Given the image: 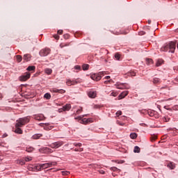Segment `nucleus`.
Wrapping results in <instances>:
<instances>
[{
    "label": "nucleus",
    "mask_w": 178,
    "mask_h": 178,
    "mask_svg": "<svg viewBox=\"0 0 178 178\" xmlns=\"http://www.w3.org/2000/svg\"><path fill=\"white\" fill-rule=\"evenodd\" d=\"M31 117L26 116L22 118L17 120V123L15 124V127H23L25 124H27L30 122Z\"/></svg>",
    "instance_id": "f257e3e1"
},
{
    "label": "nucleus",
    "mask_w": 178,
    "mask_h": 178,
    "mask_svg": "<svg viewBox=\"0 0 178 178\" xmlns=\"http://www.w3.org/2000/svg\"><path fill=\"white\" fill-rule=\"evenodd\" d=\"M65 143L63 141H58L51 143L50 145H49V147H50V148L56 149L60 147H62V145H63Z\"/></svg>",
    "instance_id": "f03ea898"
},
{
    "label": "nucleus",
    "mask_w": 178,
    "mask_h": 178,
    "mask_svg": "<svg viewBox=\"0 0 178 178\" xmlns=\"http://www.w3.org/2000/svg\"><path fill=\"white\" fill-rule=\"evenodd\" d=\"M31 76V74L29 72H26L24 73V74L19 76V81H27L29 79H30Z\"/></svg>",
    "instance_id": "7ed1b4c3"
},
{
    "label": "nucleus",
    "mask_w": 178,
    "mask_h": 178,
    "mask_svg": "<svg viewBox=\"0 0 178 178\" xmlns=\"http://www.w3.org/2000/svg\"><path fill=\"white\" fill-rule=\"evenodd\" d=\"M42 165V169H48V168H51V166H56V162L53 161L51 163H46L41 164Z\"/></svg>",
    "instance_id": "20e7f679"
},
{
    "label": "nucleus",
    "mask_w": 178,
    "mask_h": 178,
    "mask_svg": "<svg viewBox=\"0 0 178 178\" xmlns=\"http://www.w3.org/2000/svg\"><path fill=\"white\" fill-rule=\"evenodd\" d=\"M167 48H169V52L173 54L176 49V43L175 42H170L169 44H167Z\"/></svg>",
    "instance_id": "39448f33"
},
{
    "label": "nucleus",
    "mask_w": 178,
    "mask_h": 178,
    "mask_svg": "<svg viewBox=\"0 0 178 178\" xmlns=\"http://www.w3.org/2000/svg\"><path fill=\"white\" fill-rule=\"evenodd\" d=\"M79 83H81V79H76L75 81H71V80L68 79L66 81V84L69 87H70V86H76V84H79Z\"/></svg>",
    "instance_id": "423d86ee"
},
{
    "label": "nucleus",
    "mask_w": 178,
    "mask_h": 178,
    "mask_svg": "<svg viewBox=\"0 0 178 178\" xmlns=\"http://www.w3.org/2000/svg\"><path fill=\"white\" fill-rule=\"evenodd\" d=\"M51 53V49H43L40 51V56H48Z\"/></svg>",
    "instance_id": "0eeeda50"
},
{
    "label": "nucleus",
    "mask_w": 178,
    "mask_h": 178,
    "mask_svg": "<svg viewBox=\"0 0 178 178\" xmlns=\"http://www.w3.org/2000/svg\"><path fill=\"white\" fill-rule=\"evenodd\" d=\"M40 126H42V127H43V129L44 130H47V131H49V130H52V129H54V126L50 125L48 123H47V124H40Z\"/></svg>",
    "instance_id": "6e6552de"
},
{
    "label": "nucleus",
    "mask_w": 178,
    "mask_h": 178,
    "mask_svg": "<svg viewBox=\"0 0 178 178\" xmlns=\"http://www.w3.org/2000/svg\"><path fill=\"white\" fill-rule=\"evenodd\" d=\"M101 74H103V73L99 72L98 74H93L91 76V79H92V80H95L96 81H99V80H101V79L102 78V76H101Z\"/></svg>",
    "instance_id": "1a4fd4ad"
},
{
    "label": "nucleus",
    "mask_w": 178,
    "mask_h": 178,
    "mask_svg": "<svg viewBox=\"0 0 178 178\" xmlns=\"http://www.w3.org/2000/svg\"><path fill=\"white\" fill-rule=\"evenodd\" d=\"M88 96L89 97V98H96L97 97V91H94V90H90L89 92H88Z\"/></svg>",
    "instance_id": "9d476101"
},
{
    "label": "nucleus",
    "mask_w": 178,
    "mask_h": 178,
    "mask_svg": "<svg viewBox=\"0 0 178 178\" xmlns=\"http://www.w3.org/2000/svg\"><path fill=\"white\" fill-rule=\"evenodd\" d=\"M23 60L25 62H30L31 60V54H26L24 55Z\"/></svg>",
    "instance_id": "9b49d317"
},
{
    "label": "nucleus",
    "mask_w": 178,
    "mask_h": 178,
    "mask_svg": "<svg viewBox=\"0 0 178 178\" xmlns=\"http://www.w3.org/2000/svg\"><path fill=\"white\" fill-rule=\"evenodd\" d=\"M71 108H72V105L66 104L65 106H63V108H60L59 111L60 112H62V111H70Z\"/></svg>",
    "instance_id": "f8f14e48"
},
{
    "label": "nucleus",
    "mask_w": 178,
    "mask_h": 178,
    "mask_svg": "<svg viewBox=\"0 0 178 178\" xmlns=\"http://www.w3.org/2000/svg\"><path fill=\"white\" fill-rule=\"evenodd\" d=\"M129 95V91L126 90L122 92L119 96L118 98L119 99H123V98H124V97H127V95Z\"/></svg>",
    "instance_id": "ddd939ff"
},
{
    "label": "nucleus",
    "mask_w": 178,
    "mask_h": 178,
    "mask_svg": "<svg viewBox=\"0 0 178 178\" xmlns=\"http://www.w3.org/2000/svg\"><path fill=\"white\" fill-rule=\"evenodd\" d=\"M34 119L35 120H39V121L45 120V117L44 116V115L41 114L39 115H35Z\"/></svg>",
    "instance_id": "4468645a"
},
{
    "label": "nucleus",
    "mask_w": 178,
    "mask_h": 178,
    "mask_svg": "<svg viewBox=\"0 0 178 178\" xmlns=\"http://www.w3.org/2000/svg\"><path fill=\"white\" fill-rule=\"evenodd\" d=\"M115 86L117 87V88H118V90H124V88H129L126 87V86H124V84H123V83H120V84L116 83V84H115Z\"/></svg>",
    "instance_id": "2eb2a0df"
},
{
    "label": "nucleus",
    "mask_w": 178,
    "mask_h": 178,
    "mask_svg": "<svg viewBox=\"0 0 178 178\" xmlns=\"http://www.w3.org/2000/svg\"><path fill=\"white\" fill-rule=\"evenodd\" d=\"M53 92H58L59 94H65L66 92V90H63V89H56V88H54L52 90Z\"/></svg>",
    "instance_id": "dca6fc26"
},
{
    "label": "nucleus",
    "mask_w": 178,
    "mask_h": 178,
    "mask_svg": "<svg viewBox=\"0 0 178 178\" xmlns=\"http://www.w3.org/2000/svg\"><path fill=\"white\" fill-rule=\"evenodd\" d=\"M20 127H15V133H16L17 134H23V130H22Z\"/></svg>",
    "instance_id": "f3484780"
},
{
    "label": "nucleus",
    "mask_w": 178,
    "mask_h": 178,
    "mask_svg": "<svg viewBox=\"0 0 178 178\" xmlns=\"http://www.w3.org/2000/svg\"><path fill=\"white\" fill-rule=\"evenodd\" d=\"M42 151H43V152H47L48 154H52V152H54L49 147H43Z\"/></svg>",
    "instance_id": "a211bd4d"
},
{
    "label": "nucleus",
    "mask_w": 178,
    "mask_h": 178,
    "mask_svg": "<svg viewBox=\"0 0 178 178\" xmlns=\"http://www.w3.org/2000/svg\"><path fill=\"white\" fill-rule=\"evenodd\" d=\"M40 137H42V134H36L33 136V140H38V138H40Z\"/></svg>",
    "instance_id": "6ab92c4d"
},
{
    "label": "nucleus",
    "mask_w": 178,
    "mask_h": 178,
    "mask_svg": "<svg viewBox=\"0 0 178 178\" xmlns=\"http://www.w3.org/2000/svg\"><path fill=\"white\" fill-rule=\"evenodd\" d=\"M91 122L90 119L83 118L81 120V123H83L84 124H87V123H90Z\"/></svg>",
    "instance_id": "aec40b11"
},
{
    "label": "nucleus",
    "mask_w": 178,
    "mask_h": 178,
    "mask_svg": "<svg viewBox=\"0 0 178 178\" xmlns=\"http://www.w3.org/2000/svg\"><path fill=\"white\" fill-rule=\"evenodd\" d=\"M44 73H46V74H52V69L51 68H46L44 69Z\"/></svg>",
    "instance_id": "412c9836"
},
{
    "label": "nucleus",
    "mask_w": 178,
    "mask_h": 178,
    "mask_svg": "<svg viewBox=\"0 0 178 178\" xmlns=\"http://www.w3.org/2000/svg\"><path fill=\"white\" fill-rule=\"evenodd\" d=\"M34 169H35V170H42V164H37L35 166V168H34Z\"/></svg>",
    "instance_id": "4be33fe9"
},
{
    "label": "nucleus",
    "mask_w": 178,
    "mask_h": 178,
    "mask_svg": "<svg viewBox=\"0 0 178 178\" xmlns=\"http://www.w3.org/2000/svg\"><path fill=\"white\" fill-rule=\"evenodd\" d=\"M163 63V59H159L156 63V66L158 67L161 66Z\"/></svg>",
    "instance_id": "5701e85b"
},
{
    "label": "nucleus",
    "mask_w": 178,
    "mask_h": 178,
    "mask_svg": "<svg viewBox=\"0 0 178 178\" xmlns=\"http://www.w3.org/2000/svg\"><path fill=\"white\" fill-rule=\"evenodd\" d=\"M26 70L28 72H33L34 70H35V66H29L27 68H26Z\"/></svg>",
    "instance_id": "b1692460"
},
{
    "label": "nucleus",
    "mask_w": 178,
    "mask_h": 178,
    "mask_svg": "<svg viewBox=\"0 0 178 178\" xmlns=\"http://www.w3.org/2000/svg\"><path fill=\"white\" fill-rule=\"evenodd\" d=\"M146 63L147 65H152L154 63V61L151 58L146 59Z\"/></svg>",
    "instance_id": "393cba45"
},
{
    "label": "nucleus",
    "mask_w": 178,
    "mask_h": 178,
    "mask_svg": "<svg viewBox=\"0 0 178 178\" xmlns=\"http://www.w3.org/2000/svg\"><path fill=\"white\" fill-rule=\"evenodd\" d=\"M140 149L138 146H136L134 147V152L138 154L140 153Z\"/></svg>",
    "instance_id": "a878e982"
},
{
    "label": "nucleus",
    "mask_w": 178,
    "mask_h": 178,
    "mask_svg": "<svg viewBox=\"0 0 178 178\" xmlns=\"http://www.w3.org/2000/svg\"><path fill=\"white\" fill-rule=\"evenodd\" d=\"M89 67H90V65L88 64H84L82 66L83 70H88Z\"/></svg>",
    "instance_id": "bb28decb"
},
{
    "label": "nucleus",
    "mask_w": 178,
    "mask_h": 178,
    "mask_svg": "<svg viewBox=\"0 0 178 178\" xmlns=\"http://www.w3.org/2000/svg\"><path fill=\"white\" fill-rule=\"evenodd\" d=\"M130 138H132V140H135V138H137V134L131 133L130 134Z\"/></svg>",
    "instance_id": "cd10ccee"
},
{
    "label": "nucleus",
    "mask_w": 178,
    "mask_h": 178,
    "mask_svg": "<svg viewBox=\"0 0 178 178\" xmlns=\"http://www.w3.org/2000/svg\"><path fill=\"white\" fill-rule=\"evenodd\" d=\"M69 45H70V43H61L60 47L65 48V47H69Z\"/></svg>",
    "instance_id": "c85d7f7f"
},
{
    "label": "nucleus",
    "mask_w": 178,
    "mask_h": 178,
    "mask_svg": "<svg viewBox=\"0 0 178 178\" xmlns=\"http://www.w3.org/2000/svg\"><path fill=\"white\" fill-rule=\"evenodd\" d=\"M160 81H161V79H159V78H154L153 79L154 84H158L160 83Z\"/></svg>",
    "instance_id": "c756f323"
},
{
    "label": "nucleus",
    "mask_w": 178,
    "mask_h": 178,
    "mask_svg": "<svg viewBox=\"0 0 178 178\" xmlns=\"http://www.w3.org/2000/svg\"><path fill=\"white\" fill-rule=\"evenodd\" d=\"M161 51H163L164 52H168V51H169V47H168V44L163 47L161 48Z\"/></svg>",
    "instance_id": "7c9ffc66"
},
{
    "label": "nucleus",
    "mask_w": 178,
    "mask_h": 178,
    "mask_svg": "<svg viewBox=\"0 0 178 178\" xmlns=\"http://www.w3.org/2000/svg\"><path fill=\"white\" fill-rule=\"evenodd\" d=\"M26 152H33V151H34V148L31 147H26Z\"/></svg>",
    "instance_id": "2f4dec72"
},
{
    "label": "nucleus",
    "mask_w": 178,
    "mask_h": 178,
    "mask_svg": "<svg viewBox=\"0 0 178 178\" xmlns=\"http://www.w3.org/2000/svg\"><path fill=\"white\" fill-rule=\"evenodd\" d=\"M44 98H46V99H51V94L49 93L44 94Z\"/></svg>",
    "instance_id": "473e14b6"
},
{
    "label": "nucleus",
    "mask_w": 178,
    "mask_h": 178,
    "mask_svg": "<svg viewBox=\"0 0 178 178\" xmlns=\"http://www.w3.org/2000/svg\"><path fill=\"white\" fill-rule=\"evenodd\" d=\"M23 60V57H22V56L20 55H17V61L20 63L22 62V60Z\"/></svg>",
    "instance_id": "72a5a7b5"
},
{
    "label": "nucleus",
    "mask_w": 178,
    "mask_h": 178,
    "mask_svg": "<svg viewBox=\"0 0 178 178\" xmlns=\"http://www.w3.org/2000/svg\"><path fill=\"white\" fill-rule=\"evenodd\" d=\"M147 113H148L149 116L152 117V116H154V115H155V111H149L147 112Z\"/></svg>",
    "instance_id": "f704fd0d"
},
{
    "label": "nucleus",
    "mask_w": 178,
    "mask_h": 178,
    "mask_svg": "<svg viewBox=\"0 0 178 178\" xmlns=\"http://www.w3.org/2000/svg\"><path fill=\"white\" fill-rule=\"evenodd\" d=\"M111 170H112L113 172H118V170H119V168H116V167H111L110 168Z\"/></svg>",
    "instance_id": "c9c22d12"
},
{
    "label": "nucleus",
    "mask_w": 178,
    "mask_h": 178,
    "mask_svg": "<svg viewBox=\"0 0 178 178\" xmlns=\"http://www.w3.org/2000/svg\"><path fill=\"white\" fill-rule=\"evenodd\" d=\"M115 59H117V60H119V59H120V54H115Z\"/></svg>",
    "instance_id": "e433bc0d"
},
{
    "label": "nucleus",
    "mask_w": 178,
    "mask_h": 178,
    "mask_svg": "<svg viewBox=\"0 0 178 178\" xmlns=\"http://www.w3.org/2000/svg\"><path fill=\"white\" fill-rule=\"evenodd\" d=\"M168 167L170 168V169H175V165H173L172 163H170L168 165Z\"/></svg>",
    "instance_id": "4c0bfd02"
},
{
    "label": "nucleus",
    "mask_w": 178,
    "mask_h": 178,
    "mask_svg": "<svg viewBox=\"0 0 178 178\" xmlns=\"http://www.w3.org/2000/svg\"><path fill=\"white\" fill-rule=\"evenodd\" d=\"M74 151L76 152H81V151H83V148H75L74 149Z\"/></svg>",
    "instance_id": "58836bf2"
},
{
    "label": "nucleus",
    "mask_w": 178,
    "mask_h": 178,
    "mask_svg": "<svg viewBox=\"0 0 178 178\" xmlns=\"http://www.w3.org/2000/svg\"><path fill=\"white\" fill-rule=\"evenodd\" d=\"M163 119V122H169V120H170V118L169 117H164Z\"/></svg>",
    "instance_id": "ea45409f"
},
{
    "label": "nucleus",
    "mask_w": 178,
    "mask_h": 178,
    "mask_svg": "<svg viewBox=\"0 0 178 178\" xmlns=\"http://www.w3.org/2000/svg\"><path fill=\"white\" fill-rule=\"evenodd\" d=\"M111 97H118V92H113L111 93Z\"/></svg>",
    "instance_id": "a19ab883"
},
{
    "label": "nucleus",
    "mask_w": 178,
    "mask_h": 178,
    "mask_svg": "<svg viewBox=\"0 0 178 178\" xmlns=\"http://www.w3.org/2000/svg\"><path fill=\"white\" fill-rule=\"evenodd\" d=\"M117 124H118L119 126H124V122H120V121L118 120Z\"/></svg>",
    "instance_id": "79ce46f5"
},
{
    "label": "nucleus",
    "mask_w": 178,
    "mask_h": 178,
    "mask_svg": "<svg viewBox=\"0 0 178 178\" xmlns=\"http://www.w3.org/2000/svg\"><path fill=\"white\" fill-rule=\"evenodd\" d=\"M74 69H76V70H81V67H80V65H76L74 67Z\"/></svg>",
    "instance_id": "37998d69"
},
{
    "label": "nucleus",
    "mask_w": 178,
    "mask_h": 178,
    "mask_svg": "<svg viewBox=\"0 0 178 178\" xmlns=\"http://www.w3.org/2000/svg\"><path fill=\"white\" fill-rule=\"evenodd\" d=\"M81 112H83V108H81L80 109H78L76 111V114L79 115Z\"/></svg>",
    "instance_id": "c03bdc74"
},
{
    "label": "nucleus",
    "mask_w": 178,
    "mask_h": 178,
    "mask_svg": "<svg viewBox=\"0 0 178 178\" xmlns=\"http://www.w3.org/2000/svg\"><path fill=\"white\" fill-rule=\"evenodd\" d=\"M58 34H59L60 35H62L63 34V30H58Z\"/></svg>",
    "instance_id": "a18cd8bd"
},
{
    "label": "nucleus",
    "mask_w": 178,
    "mask_h": 178,
    "mask_svg": "<svg viewBox=\"0 0 178 178\" xmlns=\"http://www.w3.org/2000/svg\"><path fill=\"white\" fill-rule=\"evenodd\" d=\"M74 145L75 147H81L82 144L81 143H74Z\"/></svg>",
    "instance_id": "49530a36"
},
{
    "label": "nucleus",
    "mask_w": 178,
    "mask_h": 178,
    "mask_svg": "<svg viewBox=\"0 0 178 178\" xmlns=\"http://www.w3.org/2000/svg\"><path fill=\"white\" fill-rule=\"evenodd\" d=\"M116 115L117 116H120L122 115V111H117Z\"/></svg>",
    "instance_id": "de8ad7c7"
},
{
    "label": "nucleus",
    "mask_w": 178,
    "mask_h": 178,
    "mask_svg": "<svg viewBox=\"0 0 178 178\" xmlns=\"http://www.w3.org/2000/svg\"><path fill=\"white\" fill-rule=\"evenodd\" d=\"M63 175H70V172H69L68 171H65V172H63Z\"/></svg>",
    "instance_id": "09e8293b"
},
{
    "label": "nucleus",
    "mask_w": 178,
    "mask_h": 178,
    "mask_svg": "<svg viewBox=\"0 0 178 178\" xmlns=\"http://www.w3.org/2000/svg\"><path fill=\"white\" fill-rule=\"evenodd\" d=\"M129 74H130V76H136V72H131L129 73Z\"/></svg>",
    "instance_id": "8fccbe9b"
},
{
    "label": "nucleus",
    "mask_w": 178,
    "mask_h": 178,
    "mask_svg": "<svg viewBox=\"0 0 178 178\" xmlns=\"http://www.w3.org/2000/svg\"><path fill=\"white\" fill-rule=\"evenodd\" d=\"M152 141H154V140H156L157 137L156 136H152Z\"/></svg>",
    "instance_id": "3c124183"
},
{
    "label": "nucleus",
    "mask_w": 178,
    "mask_h": 178,
    "mask_svg": "<svg viewBox=\"0 0 178 178\" xmlns=\"http://www.w3.org/2000/svg\"><path fill=\"white\" fill-rule=\"evenodd\" d=\"M83 118H84V116H79V117L75 118V119L76 120L79 119V120H81V119H83Z\"/></svg>",
    "instance_id": "603ef678"
},
{
    "label": "nucleus",
    "mask_w": 178,
    "mask_h": 178,
    "mask_svg": "<svg viewBox=\"0 0 178 178\" xmlns=\"http://www.w3.org/2000/svg\"><path fill=\"white\" fill-rule=\"evenodd\" d=\"M99 172L101 175H105V171H104V170H99Z\"/></svg>",
    "instance_id": "864d4df0"
},
{
    "label": "nucleus",
    "mask_w": 178,
    "mask_h": 178,
    "mask_svg": "<svg viewBox=\"0 0 178 178\" xmlns=\"http://www.w3.org/2000/svg\"><path fill=\"white\" fill-rule=\"evenodd\" d=\"M54 37L56 40H59V38H60L59 35H54Z\"/></svg>",
    "instance_id": "5fc2aeb1"
},
{
    "label": "nucleus",
    "mask_w": 178,
    "mask_h": 178,
    "mask_svg": "<svg viewBox=\"0 0 178 178\" xmlns=\"http://www.w3.org/2000/svg\"><path fill=\"white\" fill-rule=\"evenodd\" d=\"M63 37H64V38H65V40H67V38H69V35L65 34V35H63Z\"/></svg>",
    "instance_id": "6e6d98bb"
},
{
    "label": "nucleus",
    "mask_w": 178,
    "mask_h": 178,
    "mask_svg": "<svg viewBox=\"0 0 178 178\" xmlns=\"http://www.w3.org/2000/svg\"><path fill=\"white\" fill-rule=\"evenodd\" d=\"M25 161H26V162H29V161H31V159L26 157V158H25Z\"/></svg>",
    "instance_id": "4d7b16f0"
},
{
    "label": "nucleus",
    "mask_w": 178,
    "mask_h": 178,
    "mask_svg": "<svg viewBox=\"0 0 178 178\" xmlns=\"http://www.w3.org/2000/svg\"><path fill=\"white\" fill-rule=\"evenodd\" d=\"M104 79L106 80H109V79H111V76H106L104 77Z\"/></svg>",
    "instance_id": "13d9d810"
},
{
    "label": "nucleus",
    "mask_w": 178,
    "mask_h": 178,
    "mask_svg": "<svg viewBox=\"0 0 178 178\" xmlns=\"http://www.w3.org/2000/svg\"><path fill=\"white\" fill-rule=\"evenodd\" d=\"M7 136H8V134H3V138H6Z\"/></svg>",
    "instance_id": "bf43d9fd"
},
{
    "label": "nucleus",
    "mask_w": 178,
    "mask_h": 178,
    "mask_svg": "<svg viewBox=\"0 0 178 178\" xmlns=\"http://www.w3.org/2000/svg\"><path fill=\"white\" fill-rule=\"evenodd\" d=\"M117 163H124V161H118V162H117Z\"/></svg>",
    "instance_id": "052dcab7"
},
{
    "label": "nucleus",
    "mask_w": 178,
    "mask_h": 178,
    "mask_svg": "<svg viewBox=\"0 0 178 178\" xmlns=\"http://www.w3.org/2000/svg\"><path fill=\"white\" fill-rule=\"evenodd\" d=\"M19 164H20V165H24V161H21V162H19Z\"/></svg>",
    "instance_id": "680f3d73"
},
{
    "label": "nucleus",
    "mask_w": 178,
    "mask_h": 178,
    "mask_svg": "<svg viewBox=\"0 0 178 178\" xmlns=\"http://www.w3.org/2000/svg\"><path fill=\"white\" fill-rule=\"evenodd\" d=\"M109 83V81H105L104 84H108Z\"/></svg>",
    "instance_id": "e2e57ef3"
},
{
    "label": "nucleus",
    "mask_w": 178,
    "mask_h": 178,
    "mask_svg": "<svg viewBox=\"0 0 178 178\" xmlns=\"http://www.w3.org/2000/svg\"><path fill=\"white\" fill-rule=\"evenodd\" d=\"M108 82H109V83H113V80L110 79V80H108Z\"/></svg>",
    "instance_id": "0e129e2a"
},
{
    "label": "nucleus",
    "mask_w": 178,
    "mask_h": 178,
    "mask_svg": "<svg viewBox=\"0 0 178 178\" xmlns=\"http://www.w3.org/2000/svg\"><path fill=\"white\" fill-rule=\"evenodd\" d=\"M143 34H145V32L143 31L142 33H140V35H143Z\"/></svg>",
    "instance_id": "69168bd1"
},
{
    "label": "nucleus",
    "mask_w": 178,
    "mask_h": 178,
    "mask_svg": "<svg viewBox=\"0 0 178 178\" xmlns=\"http://www.w3.org/2000/svg\"><path fill=\"white\" fill-rule=\"evenodd\" d=\"M0 99H2V94L0 93Z\"/></svg>",
    "instance_id": "338daca9"
},
{
    "label": "nucleus",
    "mask_w": 178,
    "mask_h": 178,
    "mask_svg": "<svg viewBox=\"0 0 178 178\" xmlns=\"http://www.w3.org/2000/svg\"><path fill=\"white\" fill-rule=\"evenodd\" d=\"M175 109H177V111H178V106H175Z\"/></svg>",
    "instance_id": "774afa93"
}]
</instances>
